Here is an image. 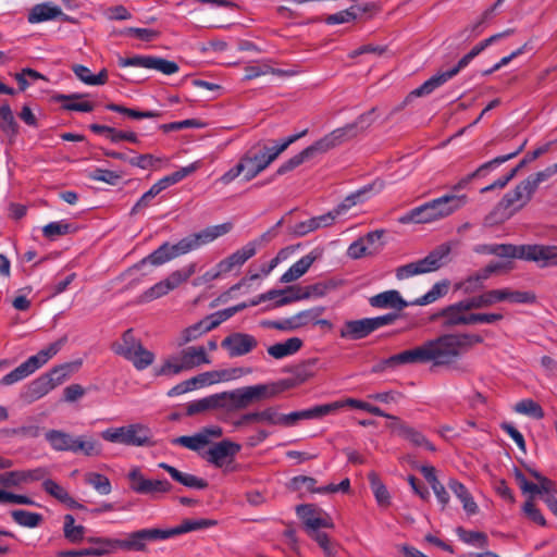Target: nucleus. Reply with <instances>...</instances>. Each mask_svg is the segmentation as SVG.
I'll return each mask as SVG.
<instances>
[{
  "label": "nucleus",
  "mask_w": 557,
  "mask_h": 557,
  "mask_svg": "<svg viewBox=\"0 0 557 557\" xmlns=\"http://www.w3.org/2000/svg\"><path fill=\"white\" fill-rule=\"evenodd\" d=\"M483 336L473 333H448L424 342L412 349L393 355L374 368L375 372L386 368L395 369L404 364L432 362L436 367L455 363L460 356L474 345L482 344Z\"/></svg>",
  "instance_id": "nucleus-1"
},
{
  "label": "nucleus",
  "mask_w": 557,
  "mask_h": 557,
  "mask_svg": "<svg viewBox=\"0 0 557 557\" xmlns=\"http://www.w3.org/2000/svg\"><path fill=\"white\" fill-rule=\"evenodd\" d=\"M375 111L376 108H372L371 110L360 114L355 122L332 131L299 153L293 156L277 168L275 173L269 177L267 183H271L277 176L285 175L286 173L295 170L304 162L313 159L317 154L325 153L343 143L357 137L359 133L366 131L373 124Z\"/></svg>",
  "instance_id": "nucleus-2"
},
{
  "label": "nucleus",
  "mask_w": 557,
  "mask_h": 557,
  "mask_svg": "<svg viewBox=\"0 0 557 557\" xmlns=\"http://www.w3.org/2000/svg\"><path fill=\"white\" fill-rule=\"evenodd\" d=\"M215 524L216 521L211 519H186L180 525L171 529H141L127 534L124 540L110 539V542H107V544L110 545L112 554L119 548L128 552H144L148 542L166 540L191 531L207 529Z\"/></svg>",
  "instance_id": "nucleus-3"
},
{
  "label": "nucleus",
  "mask_w": 557,
  "mask_h": 557,
  "mask_svg": "<svg viewBox=\"0 0 557 557\" xmlns=\"http://www.w3.org/2000/svg\"><path fill=\"white\" fill-rule=\"evenodd\" d=\"M231 228V223H223L207 227L199 233L190 234L174 245H171L166 242L146 258H144L139 263L135 265V268L139 269L140 265L147 262L152 265H161L176 257L186 255L200 248L202 245L213 242L218 237L228 233Z\"/></svg>",
  "instance_id": "nucleus-4"
},
{
  "label": "nucleus",
  "mask_w": 557,
  "mask_h": 557,
  "mask_svg": "<svg viewBox=\"0 0 557 557\" xmlns=\"http://www.w3.org/2000/svg\"><path fill=\"white\" fill-rule=\"evenodd\" d=\"M295 385L296 382L294 380L286 379L277 383L257 384L218 393L219 409H224L227 412L244 410L255 403L273 398L281 392Z\"/></svg>",
  "instance_id": "nucleus-5"
},
{
  "label": "nucleus",
  "mask_w": 557,
  "mask_h": 557,
  "mask_svg": "<svg viewBox=\"0 0 557 557\" xmlns=\"http://www.w3.org/2000/svg\"><path fill=\"white\" fill-rule=\"evenodd\" d=\"M275 160L276 157L273 154L268 143L259 140L245 151L238 163L225 172L220 177V181L227 185L239 175H243L245 182H250L267 170Z\"/></svg>",
  "instance_id": "nucleus-6"
},
{
  "label": "nucleus",
  "mask_w": 557,
  "mask_h": 557,
  "mask_svg": "<svg viewBox=\"0 0 557 557\" xmlns=\"http://www.w3.org/2000/svg\"><path fill=\"white\" fill-rule=\"evenodd\" d=\"M468 197L465 194H446L411 209L399 219L400 223H431L447 218L465 207Z\"/></svg>",
  "instance_id": "nucleus-7"
},
{
  "label": "nucleus",
  "mask_w": 557,
  "mask_h": 557,
  "mask_svg": "<svg viewBox=\"0 0 557 557\" xmlns=\"http://www.w3.org/2000/svg\"><path fill=\"white\" fill-rule=\"evenodd\" d=\"M371 189V186H366L358 191L347 196L338 206L333 210L318 216H313L307 221L296 223L288 228L289 233L296 237H304L307 234L314 232L322 227L332 226L336 219L347 212L354 207L361 197Z\"/></svg>",
  "instance_id": "nucleus-8"
},
{
  "label": "nucleus",
  "mask_w": 557,
  "mask_h": 557,
  "mask_svg": "<svg viewBox=\"0 0 557 557\" xmlns=\"http://www.w3.org/2000/svg\"><path fill=\"white\" fill-rule=\"evenodd\" d=\"M534 193L524 181L507 191L486 216L488 224L502 223L522 210L533 198Z\"/></svg>",
  "instance_id": "nucleus-9"
},
{
  "label": "nucleus",
  "mask_w": 557,
  "mask_h": 557,
  "mask_svg": "<svg viewBox=\"0 0 557 557\" xmlns=\"http://www.w3.org/2000/svg\"><path fill=\"white\" fill-rule=\"evenodd\" d=\"M240 449L239 444L223 440L214 443L201 457L215 468L224 469L225 472L235 471L236 466H233V463Z\"/></svg>",
  "instance_id": "nucleus-10"
},
{
  "label": "nucleus",
  "mask_w": 557,
  "mask_h": 557,
  "mask_svg": "<svg viewBox=\"0 0 557 557\" xmlns=\"http://www.w3.org/2000/svg\"><path fill=\"white\" fill-rule=\"evenodd\" d=\"M195 272L196 263H190L183 269L172 272L166 278L148 288L140 296V300L143 302H148L169 294L171 290L178 287L182 283L186 282L191 275H194Z\"/></svg>",
  "instance_id": "nucleus-11"
},
{
  "label": "nucleus",
  "mask_w": 557,
  "mask_h": 557,
  "mask_svg": "<svg viewBox=\"0 0 557 557\" xmlns=\"http://www.w3.org/2000/svg\"><path fill=\"white\" fill-rule=\"evenodd\" d=\"M131 490L137 494L156 497L158 494L169 493L172 484L168 480L146 479L138 467L133 468L128 473Z\"/></svg>",
  "instance_id": "nucleus-12"
},
{
  "label": "nucleus",
  "mask_w": 557,
  "mask_h": 557,
  "mask_svg": "<svg viewBox=\"0 0 557 557\" xmlns=\"http://www.w3.org/2000/svg\"><path fill=\"white\" fill-rule=\"evenodd\" d=\"M339 408H343V403L334 401L330 404L318 405L300 411H294L288 414H281L276 411V425L292 426L295 425L299 420L319 419L335 412Z\"/></svg>",
  "instance_id": "nucleus-13"
},
{
  "label": "nucleus",
  "mask_w": 557,
  "mask_h": 557,
  "mask_svg": "<svg viewBox=\"0 0 557 557\" xmlns=\"http://www.w3.org/2000/svg\"><path fill=\"white\" fill-rule=\"evenodd\" d=\"M119 65L126 66H140L149 70H156L165 75H172L178 72V64L154 55H134L131 58H119Z\"/></svg>",
  "instance_id": "nucleus-14"
},
{
  "label": "nucleus",
  "mask_w": 557,
  "mask_h": 557,
  "mask_svg": "<svg viewBox=\"0 0 557 557\" xmlns=\"http://www.w3.org/2000/svg\"><path fill=\"white\" fill-rule=\"evenodd\" d=\"M223 435V430L219 425H210L200 429L194 435H183L172 440V444L180 445L193 451L200 453L207 445L210 444L211 438H220Z\"/></svg>",
  "instance_id": "nucleus-15"
},
{
  "label": "nucleus",
  "mask_w": 557,
  "mask_h": 557,
  "mask_svg": "<svg viewBox=\"0 0 557 557\" xmlns=\"http://www.w3.org/2000/svg\"><path fill=\"white\" fill-rule=\"evenodd\" d=\"M525 144H527V140H524L515 151L508 153V154H504V156H498L496 158H494L493 160L488 161V162H485L483 163L482 165H480L474 172L470 173L469 175L462 177L458 183H456L455 185H453L450 187L451 189V193L450 194H458V191L465 189L469 184L470 182L473 180V178H478V177H483L485 176L488 172H491L492 170L496 169L497 166H499L500 164L505 163L506 161L510 160V159H513L515 157H517L520 152H522V150L524 149L525 147Z\"/></svg>",
  "instance_id": "nucleus-16"
},
{
  "label": "nucleus",
  "mask_w": 557,
  "mask_h": 557,
  "mask_svg": "<svg viewBox=\"0 0 557 557\" xmlns=\"http://www.w3.org/2000/svg\"><path fill=\"white\" fill-rule=\"evenodd\" d=\"M524 261L535 262L540 268H555L557 245L525 244Z\"/></svg>",
  "instance_id": "nucleus-17"
},
{
  "label": "nucleus",
  "mask_w": 557,
  "mask_h": 557,
  "mask_svg": "<svg viewBox=\"0 0 557 557\" xmlns=\"http://www.w3.org/2000/svg\"><path fill=\"white\" fill-rule=\"evenodd\" d=\"M221 346L228 351L230 357H239L253 350L258 342L250 334L236 332L226 336Z\"/></svg>",
  "instance_id": "nucleus-18"
},
{
  "label": "nucleus",
  "mask_w": 557,
  "mask_h": 557,
  "mask_svg": "<svg viewBox=\"0 0 557 557\" xmlns=\"http://www.w3.org/2000/svg\"><path fill=\"white\" fill-rule=\"evenodd\" d=\"M52 20L73 22V20L66 15L60 7L52 4L51 2H42L34 5L27 15V22L29 24H38Z\"/></svg>",
  "instance_id": "nucleus-19"
},
{
  "label": "nucleus",
  "mask_w": 557,
  "mask_h": 557,
  "mask_svg": "<svg viewBox=\"0 0 557 557\" xmlns=\"http://www.w3.org/2000/svg\"><path fill=\"white\" fill-rule=\"evenodd\" d=\"M465 311H471L468 301L462 299L449 306H446L437 313H435L432 319H441V325L444 329H453L456 326H460L463 323V313Z\"/></svg>",
  "instance_id": "nucleus-20"
},
{
  "label": "nucleus",
  "mask_w": 557,
  "mask_h": 557,
  "mask_svg": "<svg viewBox=\"0 0 557 557\" xmlns=\"http://www.w3.org/2000/svg\"><path fill=\"white\" fill-rule=\"evenodd\" d=\"M388 428L413 446L424 447L430 451L436 450L435 446L420 431L408 425L400 419H395V422H391Z\"/></svg>",
  "instance_id": "nucleus-21"
},
{
  "label": "nucleus",
  "mask_w": 557,
  "mask_h": 557,
  "mask_svg": "<svg viewBox=\"0 0 557 557\" xmlns=\"http://www.w3.org/2000/svg\"><path fill=\"white\" fill-rule=\"evenodd\" d=\"M87 542L94 546L81 549H67L58 552V557H104L110 556L111 547L107 542H110V537H88Z\"/></svg>",
  "instance_id": "nucleus-22"
},
{
  "label": "nucleus",
  "mask_w": 557,
  "mask_h": 557,
  "mask_svg": "<svg viewBox=\"0 0 557 557\" xmlns=\"http://www.w3.org/2000/svg\"><path fill=\"white\" fill-rule=\"evenodd\" d=\"M258 240L247 243L244 247L233 252L227 258L221 260L216 268L224 271V273L231 272L234 268L243 265L248 259L252 258L257 252Z\"/></svg>",
  "instance_id": "nucleus-23"
},
{
  "label": "nucleus",
  "mask_w": 557,
  "mask_h": 557,
  "mask_svg": "<svg viewBox=\"0 0 557 557\" xmlns=\"http://www.w3.org/2000/svg\"><path fill=\"white\" fill-rule=\"evenodd\" d=\"M369 304L373 308L395 309L397 311H401L409 306L396 289L386 290L370 297Z\"/></svg>",
  "instance_id": "nucleus-24"
},
{
  "label": "nucleus",
  "mask_w": 557,
  "mask_h": 557,
  "mask_svg": "<svg viewBox=\"0 0 557 557\" xmlns=\"http://www.w3.org/2000/svg\"><path fill=\"white\" fill-rule=\"evenodd\" d=\"M370 318L346 321L339 331L342 338L358 341L373 333Z\"/></svg>",
  "instance_id": "nucleus-25"
},
{
  "label": "nucleus",
  "mask_w": 557,
  "mask_h": 557,
  "mask_svg": "<svg viewBox=\"0 0 557 557\" xmlns=\"http://www.w3.org/2000/svg\"><path fill=\"white\" fill-rule=\"evenodd\" d=\"M125 445L127 446H154L152 434L149 428L143 424H131L125 426Z\"/></svg>",
  "instance_id": "nucleus-26"
},
{
  "label": "nucleus",
  "mask_w": 557,
  "mask_h": 557,
  "mask_svg": "<svg viewBox=\"0 0 557 557\" xmlns=\"http://www.w3.org/2000/svg\"><path fill=\"white\" fill-rule=\"evenodd\" d=\"M250 370H244L242 368H235L231 370L211 371L198 374L190 380H195V388L197 386H203L219 382L221 380H231L242 376L245 373H249Z\"/></svg>",
  "instance_id": "nucleus-27"
},
{
  "label": "nucleus",
  "mask_w": 557,
  "mask_h": 557,
  "mask_svg": "<svg viewBox=\"0 0 557 557\" xmlns=\"http://www.w3.org/2000/svg\"><path fill=\"white\" fill-rule=\"evenodd\" d=\"M178 357L184 371L211 362L210 358L207 356L205 347L202 346H189L181 350Z\"/></svg>",
  "instance_id": "nucleus-28"
},
{
  "label": "nucleus",
  "mask_w": 557,
  "mask_h": 557,
  "mask_svg": "<svg viewBox=\"0 0 557 557\" xmlns=\"http://www.w3.org/2000/svg\"><path fill=\"white\" fill-rule=\"evenodd\" d=\"M159 467L161 469L165 470L174 481L181 483L182 485H184L186 487L195 488V490H205L208 487V482L202 478H198L194 474L181 472L175 467L170 466L165 462L159 463Z\"/></svg>",
  "instance_id": "nucleus-29"
},
{
  "label": "nucleus",
  "mask_w": 557,
  "mask_h": 557,
  "mask_svg": "<svg viewBox=\"0 0 557 557\" xmlns=\"http://www.w3.org/2000/svg\"><path fill=\"white\" fill-rule=\"evenodd\" d=\"M102 444L90 434L76 436L71 453L83 454L86 457H98L102 455Z\"/></svg>",
  "instance_id": "nucleus-30"
},
{
  "label": "nucleus",
  "mask_w": 557,
  "mask_h": 557,
  "mask_svg": "<svg viewBox=\"0 0 557 557\" xmlns=\"http://www.w3.org/2000/svg\"><path fill=\"white\" fill-rule=\"evenodd\" d=\"M256 422H265L270 425H276V407H267L261 411L244 413L238 420L233 422V425L235 428H242Z\"/></svg>",
  "instance_id": "nucleus-31"
},
{
  "label": "nucleus",
  "mask_w": 557,
  "mask_h": 557,
  "mask_svg": "<svg viewBox=\"0 0 557 557\" xmlns=\"http://www.w3.org/2000/svg\"><path fill=\"white\" fill-rule=\"evenodd\" d=\"M141 345L140 339L135 337L133 330L128 329L122 334L120 342H114L111 345V349L124 359H132L133 351L139 349Z\"/></svg>",
  "instance_id": "nucleus-32"
},
{
  "label": "nucleus",
  "mask_w": 557,
  "mask_h": 557,
  "mask_svg": "<svg viewBox=\"0 0 557 557\" xmlns=\"http://www.w3.org/2000/svg\"><path fill=\"white\" fill-rule=\"evenodd\" d=\"M50 391H52L51 384H49L46 376L41 374L26 386L21 397L25 403L32 404L47 395Z\"/></svg>",
  "instance_id": "nucleus-33"
},
{
  "label": "nucleus",
  "mask_w": 557,
  "mask_h": 557,
  "mask_svg": "<svg viewBox=\"0 0 557 557\" xmlns=\"http://www.w3.org/2000/svg\"><path fill=\"white\" fill-rule=\"evenodd\" d=\"M0 129L10 141H14L20 133V126L8 102L0 106Z\"/></svg>",
  "instance_id": "nucleus-34"
},
{
  "label": "nucleus",
  "mask_w": 557,
  "mask_h": 557,
  "mask_svg": "<svg viewBox=\"0 0 557 557\" xmlns=\"http://www.w3.org/2000/svg\"><path fill=\"white\" fill-rule=\"evenodd\" d=\"M45 438L55 451H71L76 436L61 430H49Z\"/></svg>",
  "instance_id": "nucleus-35"
},
{
  "label": "nucleus",
  "mask_w": 557,
  "mask_h": 557,
  "mask_svg": "<svg viewBox=\"0 0 557 557\" xmlns=\"http://www.w3.org/2000/svg\"><path fill=\"white\" fill-rule=\"evenodd\" d=\"M215 327H216V322H211L209 317H206L203 320L183 330L177 344H178V346L186 345L189 342L197 339L202 334L210 332L211 330H213Z\"/></svg>",
  "instance_id": "nucleus-36"
},
{
  "label": "nucleus",
  "mask_w": 557,
  "mask_h": 557,
  "mask_svg": "<svg viewBox=\"0 0 557 557\" xmlns=\"http://www.w3.org/2000/svg\"><path fill=\"white\" fill-rule=\"evenodd\" d=\"M83 97H85V95H83V94H71V95L58 94L53 97V99L57 102H61L62 109H64L66 111L91 112L95 108V104L92 102L75 101V100L82 99Z\"/></svg>",
  "instance_id": "nucleus-37"
},
{
  "label": "nucleus",
  "mask_w": 557,
  "mask_h": 557,
  "mask_svg": "<svg viewBox=\"0 0 557 557\" xmlns=\"http://www.w3.org/2000/svg\"><path fill=\"white\" fill-rule=\"evenodd\" d=\"M37 370V361L35 358H28L21 363L17 368L5 374L1 380L2 385H12L16 382L24 380Z\"/></svg>",
  "instance_id": "nucleus-38"
},
{
  "label": "nucleus",
  "mask_w": 557,
  "mask_h": 557,
  "mask_svg": "<svg viewBox=\"0 0 557 557\" xmlns=\"http://www.w3.org/2000/svg\"><path fill=\"white\" fill-rule=\"evenodd\" d=\"M448 487L461 500L463 509L468 515H474L478 512L476 503L462 483L456 479H450L448 481Z\"/></svg>",
  "instance_id": "nucleus-39"
},
{
  "label": "nucleus",
  "mask_w": 557,
  "mask_h": 557,
  "mask_svg": "<svg viewBox=\"0 0 557 557\" xmlns=\"http://www.w3.org/2000/svg\"><path fill=\"white\" fill-rule=\"evenodd\" d=\"M301 346L302 341L299 337H290L283 343H276L270 346L268 348V354L275 359H282L296 354Z\"/></svg>",
  "instance_id": "nucleus-40"
},
{
  "label": "nucleus",
  "mask_w": 557,
  "mask_h": 557,
  "mask_svg": "<svg viewBox=\"0 0 557 557\" xmlns=\"http://www.w3.org/2000/svg\"><path fill=\"white\" fill-rule=\"evenodd\" d=\"M315 257L311 253L304 256L295 262L282 276V283H290L301 277L312 265Z\"/></svg>",
  "instance_id": "nucleus-41"
},
{
  "label": "nucleus",
  "mask_w": 557,
  "mask_h": 557,
  "mask_svg": "<svg viewBox=\"0 0 557 557\" xmlns=\"http://www.w3.org/2000/svg\"><path fill=\"white\" fill-rule=\"evenodd\" d=\"M504 295H502V289H492L484 292L478 296H473L470 298H466L468 305L472 310L488 308L497 302L503 301Z\"/></svg>",
  "instance_id": "nucleus-42"
},
{
  "label": "nucleus",
  "mask_w": 557,
  "mask_h": 557,
  "mask_svg": "<svg viewBox=\"0 0 557 557\" xmlns=\"http://www.w3.org/2000/svg\"><path fill=\"white\" fill-rule=\"evenodd\" d=\"M287 292L289 293V295H285L284 297H281L280 299L276 300V302H275L276 307H282L284 305L290 304L296 300L309 298L312 294H315L319 296L323 295L322 288L318 284L308 286V287H306L305 290H302L301 288H298L296 292H295L294 287H288Z\"/></svg>",
  "instance_id": "nucleus-43"
},
{
  "label": "nucleus",
  "mask_w": 557,
  "mask_h": 557,
  "mask_svg": "<svg viewBox=\"0 0 557 557\" xmlns=\"http://www.w3.org/2000/svg\"><path fill=\"white\" fill-rule=\"evenodd\" d=\"M196 169H197V165L195 163H193L188 166L182 168L178 171L162 177L157 183H154L152 185V187L156 189V191L158 194H160L162 190L166 189L171 185L178 183L180 181H182L183 178H185L186 176H188L189 174L195 172Z\"/></svg>",
  "instance_id": "nucleus-44"
},
{
  "label": "nucleus",
  "mask_w": 557,
  "mask_h": 557,
  "mask_svg": "<svg viewBox=\"0 0 557 557\" xmlns=\"http://www.w3.org/2000/svg\"><path fill=\"white\" fill-rule=\"evenodd\" d=\"M432 272L425 258L420 259L416 262H410L405 265L397 268L396 277L398 280L408 278L413 275L425 274Z\"/></svg>",
  "instance_id": "nucleus-45"
},
{
  "label": "nucleus",
  "mask_w": 557,
  "mask_h": 557,
  "mask_svg": "<svg viewBox=\"0 0 557 557\" xmlns=\"http://www.w3.org/2000/svg\"><path fill=\"white\" fill-rule=\"evenodd\" d=\"M219 398L216 397V394H213L189 403L186 407V414L191 417L208 410L219 409Z\"/></svg>",
  "instance_id": "nucleus-46"
},
{
  "label": "nucleus",
  "mask_w": 557,
  "mask_h": 557,
  "mask_svg": "<svg viewBox=\"0 0 557 557\" xmlns=\"http://www.w3.org/2000/svg\"><path fill=\"white\" fill-rule=\"evenodd\" d=\"M448 281L445 280L442 282H437L432 286V288L426 294L417 298L414 301L411 302V305L425 306L432 304L436 301L438 298L445 296L448 292Z\"/></svg>",
  "instance_id": "nucleus-47"
},
{
  "label": "nucleus",
  "mask_w": 557,
  "mask_h": 557,
  "mask_svg": "<svg viewBox=\"0 0 557 557\" xmlns=\"http://www.w3.org/2000/svg\"><path fill=\"white\" fill-rule=\"evenodd\" d=\"M449 79V74H447L446 72L438 73L436 75H433L428 81H425L421 86L416 88L411 92V95L417 97L428 96L431 92H433L436 88L444 85Z\"/></svg>",
  "instance_id": "nucleus-48"
},
{
  "label": "nucleus",
  "mask_w": 557,
  "mask_h": 557,
  "mask_svg": "<svg viewBox=\"0 0 557 557\" xmlns=\"http://www.w3.org/2000/svg\"><path fill=\"white\" fill-rule=\"evenodd\" d=\"M304 525L307 534L311 537L313 536V534L321 533L319 530L322 528L333 529L334 522L332 517L322 509L321 515L312 519L308 518L307 523H305Z\"/></svg>",
  "instance_id": "nucleus-49"
},
{
  "label": "nucleus",
  "mask_w": 557,
  "mask_h": 557,
  "mask_svg": "<svg viewBox=\"0 0 557 557\" xmlns=\"http://www.w3.org/2000/svg\"><path fill=\"white\" fill-rule=\"evenodd\" d=\"M491 251L499 258L524 260L525 245L494 244V249Z\"/></svg>",
  "instance_id": "nucleus-50"
},
{
  "label": "nucleus",
  "mask_w": 557,
  "mask_h": 557,
  "mask_svg": "<svg viewBox=\"0 0 557 557\" xmlns=\"http://www.w3.org/2000/svg\"><path fill=\"white\" fill-rule=\"evenodd\" d=\"M484 288V280L481 278L478 272L467 276L454 285L455 290H460L466 295H471Z\"/></svg>",
  "instance_id": "nucleus-51"
},
{
  "label": "nucleus",
  "mask_w": 557,
  "mask_h": 557,
  "mask_svg": "<svg viewBox=\"0 0 557 557\" xmlns=\"http://www.w3.org/2000/svg\"><path fill=\"white\" fill-rule=\"evenodd\" d=\"M107 110L112 112H117L124 114L131 119L140 120V119H151V117H160L161 113L158 111H139L136 109L126 108L116 103H108L106 106Z\"/></svg>",
  "instance_id": "nucleus-52"
},
{
  "label": "nucleus",
  "mask_w": 557,
  "mask_h": 557,
  "mask_svg": "<svg viewBox=\"0 0 557 557\" xmlns=\"http://www.w3.org/2000/svg\"><path fill=\"white\" fill-rule=\"evenodd\" d=\"M11 517L15 523L25 528L38 527L44 518L40 513L32 512L23 509H16L11 512Z\"/></svg>",
  "instance_id": "nucleus-53"
},
{
  "label": "nucleus",
  "mask_w": 557,
  "mask_h": 557,
  "mask_svg": "<svg viewBox=\"0 0 557 557\" xmlns=\"http://www.w3.org/2000/svg\"><path fill=\"white\" fill-rule=\"evenodd\" d=\"M76 228L65 221L51 222L44 226L42 234L46 238L54 240L59 236L74 233Z\"/></svg>",
  "instance_id": "nucleus-54"
},
{
  "label": "nucleus",
  "mask_w": 557,
  "mask_h": 557,
  "mask_svg": "<svg viewBox=\"0 0 557 557\" xmlns=\"http://www.w3.org/2000/svg\"><path fill=\"white\" fill-rule=\"evenodd\" d=\"M156 359V356L152 351L146 349L144 345L140 346L139 349H135L132 354V359H126L132 362L134 368L138 371H143L150 367Z\"/></svg>",
  "instance_id": "nucleus-55"
},
{
  "label": "nucleus",
  "mask_w": 557,
  "mask_h": 557,
  "mask_svg": "<svg viewBox=\"0 0 557 557\" xmlns=\"http://www.w3.org/2000/svg\"><path fill=\"white\" fill-rule=\"evenodd\" d=\"M370 486L374 493V496L381 506L389 505V493L383 482L380 480L376 472L372 471L368 474Z\"/></svg>",
  "instance_id": "nucleus-56"
},
{
  "label": "nucleus",
  "mask_w": 557,
  "mask_h": 557,
  "mask_svg": "<svg viewBox=\"0 0 557 557\" xmlns=\"http://www.w3.org/2000/svg\"><path fill=\"white\" fill-rule=\"evenodd\" d=\"M450 245L447 243H444L440 246H437L435 249H433L428 256H425V260L429 263V267L431 268L432 272L437 271L441 269L444 264V259L447 258V256L450 253Z\"/></svg>",
  "instance_id": "nucleus-57"
},
{
  "label": "nucleus",
  "mask_w": 557,
  "mask_h": 557,
  "mask_svg": "<svg viewBox=\"0 0 557 557\" xmlns=\"http://www.w3.org/2000/svg\"><path fill=\"white\" fill-rule=\"evenodd\" d=\"M75 519L72 515L64 517V536L71 543H79L84 540L85 528L83 525H75Z\"/></svg>",
  "instance_id": "nucleus-58"
},
{
  "label": "nucleus",
  "mask_w": 557,
  "mask_h": 557,
  "mask_svg": "<svg viewBox=\"0 0 557 557\" xmlns=\"http://www.w3.org/2000/svg\"><path fill=\"white\" fill-rule=\"evenodd\" d=\"M85 482L102 495H108L112 491L110 480L98 472H87L85 474Z\"/></svg>",
  "instance_id": "nucleus-59"
},
{
  "label": "nucleus",
  "mask_w": 557,
  "mask_h": 557,
  "mask_svg": "<svg viewBox=\"0 0 557 557\" xmlns=\"http://www.w3.org/2000/svg\"><path fill=\"white\" fill-rule=\"evenodd\" d=\"M515 411L534 419H543L545 413L543 408L533 399H522L515 405Z\"/></svg>",
  "instance_id": "nucleus-60"
},
{
  "label": "nucleus",
  "mask_w": 557,
  "mask_h": 557,
  "mask_svg": "<svg viewBox=\"0 0 557 557\" xmlns=\"http://www.w3.org/2000/svg\"><path fill=\"white\" fill-rule=\"evenodd\" d=\"M71 364L65 363L52 368L49 372L44 373L46 379L51 384L52 389L65 382L71 375Z\"/></svg>",
  "instance_id": "nucleus-61"
},
{
  "label": "nucleus",
  "mask_w": 557,
  "mask_h": 557,
  "mask_svg": "<svg viewBox=\"0 0 557 557\" xmlns=\"http://www.w3.org/2000/svg\"><path fill=\"white\" fill-rule=\"evenodd\" d=\"M556 173H557V163L553 164L550 166H547L543 171H539L534 174L529 175L523 181L528 184V186L531 188V190L535 194L540 184H542L543 182H546L548 178H550Z\"/></svg>",
  "instance_id": "nucleus-62"
},
{
  "label": "nucleus",
  "mask_w": 557,
  "mask_h": 557,
  "mask_svg": "<svg viewBox=\"0 0 557 557\" xmlns=\"http://www.w3.org/2000/svg\"><path fill=\"white\" fill-rule=\"evenodd\" d=\"M66 336L58 339L54 343H51L47 348L41 349L37 355L30 356L29 358H35L37 361V370L42 367L50 358L55 356L62 346L66 343Z\"/></svg>",
  "instance_id": "nucleus-63"
},
{
  "label": "nucleus",
  "mask_w": 557,
  "mask_h": 557,
  "mask_svg": "<svg viewBox=\"0 0 557 557\" xmlns=\"http://www.w3.org/2000/svg\"><path fill=\"white\" fill-rule=\"evenodd\" d=\"M66 336L58 339L54 343H51L47 348L41 349L37 355L30 356L29 358H35L37 361V370L42 367L50 358L55 356L62 346L66 343Z\"/></svg>",
  "instance_id": "nucleus-64"
}]
</instances>
